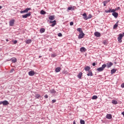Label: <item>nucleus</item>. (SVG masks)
<instances>
[{
    "mask_svg": "<svg viewBox=\"0 0 124 124\" xmlns=\"http://www.w3.org/2000/svg\"><path fill=\"white\" fill-rule=\"evenodd\" d=\"M105 67H106V64H104L102 65L101 67L97 68L96 70L99 72H101L102 71H103V70H104V68H105Z\"/></svg>",
    "mask_w": 124,
    "mask_h": 124,
    "instance_id": "obj_1",
    "label": "nucleus"
},
{
    "mask_svg": "<svg viewBox=\"0 0 124 124\" xmlns=\"http://www.w3.org/2000/svg\"><path fill=\"white\" fill-rule=\"evenodd\" d=\"M1 104H2L3 106H6V105H8V104H9V103L7 100H4L0 102V105H1Z\"/></svg>",
    "mask_w": 124,
    "mask_h": 124,
    "instance_id": "obj_2",
    "label": "nucleus"
},
{
    "mask_svg": "<svg viewBox=\"0 0 124 124\" xmlns=\"http://www.w3.org/2000/svg\"><path fill=\"white\" fill-rule=\"evenodd\" d=\"M123 37V34H119V36H118L117 38L119 43H122V42H123V41L122 40Z\"/></svg>",
    "mask_w": 124,
    "mask_h": 124,
    "instance_id": "obj_3",
    "label": "nucleus"
},
{
    "mask_svg": "<svg viewBox=\"0 0 124 124\" xmlns=\"http://www.w3.org/2000/svg\"><path fill=\"white\" fill-rule=\"evenodd\" d=\"M115 11H116V10L115 9H111V8H109L108 10H105V12L106 13H112L113 12H115Z\"/></svg>",
    "mask_w": 124,
    "mask_h": 124,
    "instance_id": "obj_4",
    "label": "nucleus"
},
{
    "mask_svg": "<svg viewBox=\"0 0 124 124\" xmlns=\"http://www.w3.org/2000/svg\"><path fill=\"white\" fill-rule=\"evenodd\" d=\"M31 8H27L26 9H25V10H23V11H21L20 12L21 14L23 13H28L29 10H31Z\"/></svg>",
    "mask_w": 124,
    "mask_h": 124,
    "instance_id": "obj_5",
    "label": "nucleus"
},
{
    "mask_svg": "<svg viewBox=\"0 0 124 124\" xmlns=\"http://www.w3.org/2000/svg\"><path fill=\"white\" fill-rule=\"evenodd\" d=\"M84 36H85V33H84L83 32L80 33L78 35V39H81L83 38L84 37Z\"/></svg>",
    "mask_w": 124,
    "mask_h": 124,
    "instance_id": "obj_6",
    "label": "nucleus"
},
{
    "mask_svg": "<svg viewBox=\"0 0 124 124\" xmlns=\"http://www.w3.org/2000/svg\"><path fill=\"white\" fill-rule=\"evenodd\" d=\"M106 64V67L107 68H110L112 65H113V63L112 62H108Z\"/></svg>",
    "mask_w": 124,
    "mask_h": 124,
    "instance_id": "obj_7",
    "label": "nucleus"
},
{
    "mask_svg": "<svg viewBox=\"0 0 124 124\" xmlns=\"http://www.w3.org/2000/svg\"><path fill=\"white\" fill-rule=\"evenodd\" d=\"M112 16H114V17L115 18H118V16L119 15V14H118V13L116 12V11L112 12Z\"/></svg>",
    "mask_w": 124,
    "mask_h": 124,
    "instance_id": "obj_8",
    "label": "nucleus"
},
{
    "mask_svg": "<svg viewBox=\"0 0 124 124\" xmlns=\"http://www.w3.org/2000/svg\"><path fill=\"white\" fill-rule=\"evenodd\" d=\"M15 22V20L12 19L10 21L9 25L11 27H13V25H14V23Z\"/></svg>",
    "mask_w": 124,
    "mask_h": 124,
    "instance_id": "obj_9",
    "label": "nucleus"
},
{
    "mask_svg": "<svg viewBox=\"0 0 124 124\" xmlns=\"http://www.w3.org/2000/svg\"><path fill=\"white\" fill-rule=\"evenodd\" d=\"M30 16H31V12H30L29 13L26 14L25 15H23L22 16V18H28V17H30Z\"/></svg>",
    "mask_w": 124,
    "mask_h": 124,
    "instance_id": "obj_10",
    "label": "nucleus"
},
{
    "mask_svg": "<svg viewBox=\"0 0 124 124\" xmlns=\"http://www.w3.org/2000/svg\"><path fill=\"white\" fill-rule=\"evenodd\" d=\"M28 74L29 76H33L35 74V73L33 71H31L29 72Z\"/></svg>",
    "mask_w": 124,
    "mask_h": 124,
    "instance_id": "obj_11",
    "label": "nucleus"
},
{
    "mask_svg": "<svg viewBox=\"0 0 124 124\" xmlns=\"http://www.w3.org/2000/svg\"><path fill=\"white\" fill-rule=\"evenodd\" d=\"M56 20H54L53 21H50L49 24H51V27H55V25L56 24Z\"/></svg>",
    "mask_w": 124,
    "mask_h": 124,
    "instance_id": "obj_12",
    "label": "nucleus"
},
{
    "mask_svg": "<svg viewBox=\"0 0 124 124\" xmlns=\"http://www.w3.org/2000/svg\"><path fill=\"white\" fill-rule=\"evenodd\" d=\"M85 71H91V67L90 66H87L84 68Z\"/></svg>",
    "mask_w": 124,
    "mask_h": 124,
    "instance_id": "obj_13",
    "label": "nucleus"
},
{
    "mask_svg": "<svg viewBox=\"0 0 124 124\" xmlns=\"http://www.w3.org/2000/svg\"><path fill=\"white\" fill-rule=\"evenodd\" d=\"M75 8H76V7L73 6L72 7H68L67 9L68 10H71V11L75 10Z\"/></svg>",
    "mask_w": 124,
    "mask_h": 124,
    "instance_id": "obj_14",
    "label": "nucleus"
},
{
    "mask_svg": "<svg viewBox=\"0 0 124 124\" xmlns=\"http://www.w3.org/2000/svg\"><path fill=\"white\" fill-rule=\"evenodd\" d=\"M94 35L95 36H96V37H100V36L101 35V34H100V33L99 32H95Z\"/></svg>",
    "mask_w": 124,
    "mask_h": 124,
    "instance_id": "obj_15",
    "label": "nucleus"
},
{
    "mask_svg": "<svg viewBox=\"0 0 124 124\" xmlns=\"http://www.w3.org/2000/svg\"><path fill=\"white\" fill-rule=\"evenodd\" d=\"M107 119H108V120H111L112 119V115L110 114H108L106 115Z\"/></svg>",
    "mask_w": 124,
    "mask_h": 124,
    "instance_id": "obj_16",
    "label": "nucleus"
},
{
    "mask_svg": "<svg viewBox=\"0 0 124 124\" xmlns=\"http://www.w3.org/2000/svg\"><path fill=\"white\" fill-rule=\"evenodd\" d=\"M118 25H119V21H117L116 24H115L113 26V29H117L118 28Z\"/></svg>",
    "mask_w": 124,
    "mask_h": 124,
    "instance_id": "obj_17",
    "label": "nucleus"
},
{
    "mask_svg": "<svg viewBox=\"0 0 124 124\" xmlns=\"http://www.w3.org/2000/svg\"><path fill=\"white\" fill-rule=\"evenodd\" d=\"M49 20L53 21V20H55V16H50L48 17Z\"/></svg>",
    "mask_w": 124,
    "mask_h": 124,
    "instance_id": "obj_18",
    "label": "nucleus"
},
{
    "mask_svg": "<svg viewBox=\"0 0 124 124\" xmlns=\"http://www.w3.org/2000/svg\"><path fill=\"white\" fill-rule=\"evenodd\" d=\"M80 51L82 52H86V51H87V49L84 47H82L80 48Z\"/></svg>",
    "mask_w": 124,
    "mask_h": 124,
    "instance_id": "obj_19",
    "label": "nucleus"
},
{
    "mask_svg": "<svg viewBox=\"0 0 124 124\" xmlns=\"http://www.w3.org/2000/svg\"><path fill=\"white\" fill-rule=\"evenodd\" d=\"M87 76H93V71L92 70L88 71V73L87 74Z\"/></svg>",
    "mask_w": 124,
    "mask_h": 124,
    "instance_id": "obj_20",
    "label": "nucleus"
},
{
    "mask_svg": "<svg viewBox=\"0 0 124 124\" xmlns=\"http://www.w3.org/2000/svg\"><path fill=\"white\" fill-rule=\"evenodd\" d=\"M82 75H83V74L82 73V72H80V73H79V74H78V75L77 76V77H78L79 79H81V78H82Z\"/></svg>",
    "mask_w": 124,
    "mask_h": 124,
    "instance_id": "obj_21",
    "label": "nucleus"
},
{
    "mask_svg": "<svg viewBox=\"0 0 124 124\" xmlns=\"http://www.w3.org/2000/svg\"><path fill=\"white\" fill-rule=\"evenodd\" d=\"M77 31L79 32V33H83V30H82L81 28H78L77 29Z\"/></svg>",
    "mask_w": 124,
    "mask_h": 124,
    "instance_id": "obj_22",
    "label": "nucleus"
},
{
    "mask_svg": "<svg viewBox=\"0 0 124 124\" xmlns=\"http://www.w3.org/2000/svg\"><path fill=\"white\" fill-rule=\"evenodd\" d=\"M50 93H52V94L57 93V91H55V89H51L50 90Z\"/></svg>",
    "mask_w": 124,
    "mask_h": 124,
    "instance_id": "obj_23",
    "label": "nucleus"
},
{
    "mask_svg": "<svg viewBox=\"0 0 124 124\" xmlns=\"http://www.w3.org/2000/svg\"><path fill=\"white\" fill-rule=\"evenodd\" d=\"M82 16H83V19H85V20H88V19H87V18H88V16H87V14L84 13L82 15Z\"/></svg>",
    "mask_w": 124,
    "mask_h": 124,
    "instance_id": "obj_24",
    "label": "nucleus"
},
{
    "mask_svg": "<svg viewBox=\"0 0 124 124\" xmlns=\"http://www.w3.org/2000/svg\"><path fill=\"white\" fill-rule=\"evenodd\" d=\"M55 71L56 72H60L61 71V67H58L55 68Z\"/></svg>",
    "mask_w": 124,
    "mask_h": 124,
    "instance_id": "obj_25",
    "label": "nucleus"
},
{
    "mask_svg": "<svg viewBox=\"0 0 124 124\" xmlns=\"http://www.w3.org/2000/svg\"><path fill=\"white\" fill-rule=\"evenodd\" d=\"M116 71H117L116 69H112L111 70V74H114V73H116Z\"/></svg>",
    "mask_w": 124,
    "mask_h": 124,
    "instance_id": "obj_26",
    "label": "nucleus"
},
{
    "mask_svg": "<svg viewBox=\"0 0 124 124\" xmlns=\"http://www.w3.org/2000/svg\"><path fill=\"white\" fill-rule=\"evenodd\" d=\"M40 32L41 33H43V32H45V29L44 28H41L40 30Z\"/></svg>",
    "mask_w": 124,
    "mask_h": 124,
    "instance_id": "obj_27",
    "label": "nucleus"
},
{
    "mask_svg": "<svg viewBox=\"0 0 124 124\" xmlns=\"http://www.w3.org/2000/svg\"><path fill=\"white\" fill-rule=\"evenodd\" d=\"M30 43H31V39H28L26 40V44H30Z\"/></svg>",
    "mask_w": 124,
    "mask_h": 124,
    "instance_id": "obj_28",
    "label": "nucleus"
},
{
    "mask_svg": "<svg viewBox=\"0 0 124 124\" xmlns=\"http://www.w3.org/2000/svg\"><path fill=\"white\" fill-rule=\"evenodd\" d=\"M112 103L116 105V104H118V101L117 100H112Z\"/></svg>",
    "mask_w": 124,
    "mask_h": 124,
    "instance_id": "obj_29",
    "label": "nucleus"
},
{
    "mask_svg": "<svg viewBox=\"0 0 124 124\" xmlns=\"http://www.w3.org/2000/svg\"><path fill=\"white\" fill-rule=\"evenodd\" d=\"M46 14V12H45L44 10H42L41 11V14H42V15H45V14Z\"/></svg>",
    "mask_w": 124,
    "mask_h": 124,
    "instance_id": "obj_30",
    "label": "nucleus"
},
{
    "mask_svg": "<svg viewBox=\"0 0 124 124\" xmlns=\"http://www.w3.org/2000/svg\"><path fill=\"white\" fill-rule=\"evenodd\" d=\"M12 62H14V63L16 62H17V59H16L15 58H13L12 60Z\"/></svg>",
    "mask_w": 124,
    "mask_h": 124,
    "instance_id": "obj_31",
    "label": "nucleus"
},
{
    "mask_svg": "<svg viewBox=\"0 0 124 124\" xmlns=\"http://www.w3.org/2000/svg\"><path fill=\"white\" fill-rule=\"evenodd\" d=\"M93 17V16L92 15L90 14L88 16H87V20H89V19H91Z\"/></svg>",
    "mask_w": 124,
    "mask_h": 124,
    "instance_id": "obj_32",
    "label": "nucleus"
},
{
    "mask_svg": "<svg viewBox=\"0 0 124 124\" xmlns=\"http://www.w3.org/2000/svg\"><path fill=\"white\" fill-rule=\"evenodd\" d=\"M80 124H85V121L81 119L80 120Z\"/></svg>",
    "mask_w": 124,
    "mask_h": 124,
    "instance_id": "obj_33",
    "label": "nucleus"
},
{
    "mask_svg": "<svg viewBox=\"0 0 124 124\" xmlns=\"http://www.w3.org/2000/svg\"><path fill=\"white\" fill-rule=\"evenodd\" d=\"M35 97H36V98H39V97H40V94H35Z\"/></svg>",
    "mask_w": 124,
    "mask_h": 124,
    "instance_id": "obj_34",
    "label": "nucleus"
},
{
    "mask_svg": "<svg viewBox=\"0 0 124 124\" xmlns=\"http://www.w3.org/2000/svg\"><path fill=\"white\" fill-rule=\"evenodd\" d=\"M92 99H97V96L96 95H93L92 97Z\"/></svg>",
    "mask_w": 124,
    "mask_h": 124,
    "instance_id": "obj_35",
    "label": "nucleus"
},
{
    "mask_svg": "<svg viewBox=\"0 0 124 124\" xmlns=\"http://www.w3.org/2000/svg\"><path fill=\"white\" fill-rule=\"evenodd\" d=\"M63 73V74H65V75H66L68 74V72H67V71H66V70H64Z\"/></svg>",
    "mask_w": 124,
    "mask_h": 124,
    "instance_id": "obj_36",
    "label": "nucleus"
},
{
    "mask_svg": "<svg viewBox=\"0 0 124 124\" xmlns=\"http://www.w3.org/2000/svg\"><path fill=\"white\" fill-rule=\"evenodd\" d=\"M58 36L59 37H62V33L60 32L58 34Z\"/></svg>",
    "mask_w": 124,
    "mask_h": 124,
    "instance_id": "obj_37",
    "label": "nucleus"
},
{
    "mask_svg": "<svg viewBox=\"0 0 124 124\" xmlns=\"http://www.w3.org/2000/svg\"><path fill=\"white\" fill-rule=\"evenodd\" d=\"M51 57L52 58H55V57H57V55L56 54H51Z\"/></svg>",
    "mask_w": 124,
    "mask_h": 124,
    "instance_id": "obj_38",
    "label": "nucleus"
},
{
    "mask_svg": "<svg viewBox=\"0 0 124 124\" xmlns=\"http://www.w3.org/2000/svg\"><path fill=\"white\" fill-rule=\"evenodd\" d=\"M56 101H57V100H56V99H53L52 100V103H55V102H56Z\"/></svg>",
    "mask_w": 124,
    "mask_h": 124,
    "instance_id": "obj_39",
    "label": "nucleus"
},
{
    "mask_svg": "<svg viewBox=\"0 0 124 124\" xmlns=\"http://www.w3.org/2000/svg\"><path fill=\"white\" fill-rule=\"evenodd\" d=\"M110 0H107L106 1H104L105 2H106V3H108V2H109Z\"/></svg>",
    "mask_w": 124,
    "mask_h": 124,
    "instance_id": "obj_40",
    "label": "nucleus"
},
{
    "mask_svg": "<svg viewBox=\"0 0 124 124\" xmlns=\"http://www.w3.org/2000/svg\"><path fill=\"white\" fill-rule=\"evenodd\" d=\"M17 42H18V41L17 40H15L13 43H14V44H16V43H17Z\"/></svg>",
    "mask_w": 124,
    "mask_h": 124,
    "instance_id": "obj_41",
    "label": "nucleus"
},
{
    "mask_svg": "<svg viewBox=\"0 0 124 124\" xmlns=\"http://www.w3.org/2000/svg\"><path fill=\"white\" fill-rule=\"evenodd\" d=\"M73 24H74L73 22H71L70 23V26H73Z\"/></svg>",
    "mask_w": 124,
    "mask_h": 124,
    "instance_id": "obj_42",
    "label": "nucleus"
},
{
    "mask_svg": "<svg viewBox=\"0 0 124 124\" xmlns=\"http://www.w3.org/2000/svg\"><path fill=\"white\" fill-rule=\"evenodd\" d=\"M104 3V6H106V4H107V3H106V2H103Z\"/></svg>",
    "mask_w": 124,
    "mask_h": 124,
    "instance_id": "obj_43",
    "label": "nucleus"
},
{
    "mask_svg": "<svg viewBox=\"0 0 124 124\" xmlns=\"http://www.w3.org/2000/svg\"><path fill=\"white\" fill-rule=\"evenodd\" d=\"M119 9H120V7H117L114 10H119Z\"/></svg>",
    "mask_w": 124,
    "mask_h": 124,
    "instance_id": "obj_44",
    "label": "nucleus"
},
{
    "mask_svg": "<svg viewBox=\"0 0 124 124\" xmlns=\"http://www.w3.org/2000/svg\"><path fill=\"white\" fill-rule=\"evenodd\" d=\"M49 51L50 52H52V51H53V48H52V47H50V48H49Z\"/></svg>",
    "mask_w": 124,
    "mask_h": 124,
    "instance_id": "obj_45",
    "label": "nucleus"
},
{
    "mask_svg": "<svg viewBox=\"0 0 124 124\" xmlns=\"http://www.w3.org/2000/svg\"><path fill=\"white\" fill-rule=\"evenodd\" d=\"M44 97H45V98H48V95L47 94L45 95Z\"/></svg>",
    "mask_w": 124,
    "mask_h": 124,
    "instance_id": "obj_46",
    "label": "nucleus"
},
{
    "mask_svg": "<svg viewBox=\"0 0 124 124\" xmlns=\"http://www.w3.org/2000/svg\"><path fill=\"white\" fill-rule=\"evenodd\" d=\"M121 87H122V88H124V83H122V84H121Z\"/></svg>",
    "mask_w": 124,
    "mask_h": 124,
    "instance_id": "obj_47",
    "label": "nucleus"
},
{
    "mask_svg": "<svg viewBox=\"0 0 124 124\" xmlns=\"http://www.w3.org/2000/svg\"><path fill=\"white\" fill-rule=\"evenodd\" d=\"M95 62H93V64H92V65L93 66H95Z\"/></svg>",
    "mask_w": 124,
    "mask_h": 124,
    "instance_id": "obj_48",
    "label": "nucleus"
},
{
    "mask_svg": "<svg viewBox=\"0 0 124 124\" xmlns=\"http://www.w3.org/2000/svg\"><path fill=\"white\" fill-rule=\"evenodd\" d=\"M122 115H123L124 116V111L122 112Z\"/></svg>",
    "mask_w": 124,
    "mask_h": 124,
    "instance_id": "obj_49",
    "label": "nucleus"
},
{
    "mask_svg": "<svg viewBox=\"0 0 124 124\" xmlns=\"http://www.w3.org/2000/svg\"><path fill=\"white\" fill-rule=\"evenodd\" d=\"M73 124H76V123L75 122V121L73 122Z\"/></svg>",
    "mask_w": 124,
    "mask_h": 124,
    "instance_id": "obj_50",
    "label": "nucleus"
},
{
    "mask_svg": "<svg viewBox=\"0 0 124 124\" xmlns=\"http://www.w3.org/2000/svg\"><path fill=\"white\" fill-rule=\"evenodd\" d=\"M1 8H2V6L0 5V9H1Z\"/></svg>",
    "mask_w": 124,
    "mask_h": 124,
    "instance_id": "obj_51",
    "label": "nucleus"
},
{
    "mask_svg": "<svg viewBox=\"0 0 124 124\" xmlns=\"http://www.w3.org/2000/svg\"><path fill=\"white\" fill-rule=\"evenodd\" d=\"M42 56H39V58H42Z\"/></svg>",
    "mask_w": 124,
    "mask_h": 124,
    "instance_id": "obj_52",
    "label": "nucleus"
},
{
    "mask_svg": "<svg viewBox=\"0 0 124 124\" xmlns=\"http://www.w3.org/2000/svg\"><path fill=\"white\" fill-rule=\"evenodd\" d=\"M6 41H8V40L7 39Z\"/></svg>",
    "mask_w": 124,
    "mask_h": 124,
    "instance_id": "obj_53",
    "label": "nucleus"
},
{
    "mask_svg": "<svg viewBox=\"0 0 124 124\" xmlns=\"http://www.w3.org/2000/svg\"><path fill=\"white\" fill-rule=\"evenodd\" d=\"M104 44H105V43H104Z\"/></svg>",
    "mask_w": 124,
    "mask_h": 124,
    "instance_id": "obj_54",
    "label": "nucleus"
},
{
    "mask_svg": "<svg viewBox=\"0 0 124 124\" xmlns=\"http://www.w3.org/2000/svg\"><path fill=\"white\" fill-rule=\"evenodd\" d=\"M13 70H14V69H13Z\"/></svg>",
    "mask_w": 124,
    "mask_h": 124,
    "instance_id": "obj_55",
    "label": "nucleus"
}]
</instances>
